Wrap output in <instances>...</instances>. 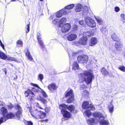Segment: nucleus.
<instances>
[{"label": "nucleus", "instance_id": "f257e3e1", "mask_svg": "<svg viewBox=\"0 0 125 125\" xmlns=\"http://www.w3.org/2000/svg\"><path fill=\"white\" fill-rule=\"evenodd\" d=\"M94 77V76L92 73L86 71H85L83 73L81 74L80 78L82 81H84L88 84L91 83L92 79Z\"/></svg>", "mask_w": 125, "mask_h": 125}, {"label": "nucleus", "instance_id": "f03ea898", "mask_svg": "<svg viewBox=\"0 0 125 125\" xmlns=\"http://www.w3.org/2000/svg\"><path fill=\"white\" fill-rule=\"evenodd\" d=\"M93 116L95 120L92 118H91L87 120V122L89 125H95L97 123L100 119L102 118H104L106 117V115H103L100 112H95L93 114Z\"/></svg>", "mask_w": 125, "mask_h": 125}, {"label": "nucleus", "instance_id": "7ed1b4c3", "mask_svg": "<svg viewBox=\"0 0 125 125\" xmlns=\"http://www.w3.org/2000/svg\"><path fill=\"white\" fill-rule=\"evenodd\" d=\"M82 108L84 109H87L84 112V113L88 117L91 115L92 113L90 110H94L95 108L94 105L91 104H89L88 102L84 101L82 105Z\"/></svg>", "mask_w": 125, "mask_h": 125}, {"label": "nucleus", "instance_id": "20e7f679", "mask_svg": "<svg viewBox=\"0 0 125 125\" xmlns=\"http://www.w3.org/2000/svg\"><path fill=\"white\" fill-rule=\"evenodd\" d=\"M67 106L65 104H61L59 105V108L64 119L67 120L71 117V115L70 113L66 110Z\"/></svg>", "mask_w": 125, "mask_h": 125}, {"label": "nucleus", "instance_id": "39448f33", "mask_svg": "<svg viewBox=\"0 0 125 125\" xmlns=\"http://www.w3.org/2000/svg\"><path fill=\"white\" fill-rule=\"evenodd\" d=\"M32 115L36 117L37 119L39 118H44L46 115L43 112L39 111L37 109L33 111V113Z\"/></svg>", "mask_w": 125, "mask_h": 125}, {"label": "nucleus", "instance_id": "423d86ee", "mask_svg": "<svg viewBox=\"0 0 125 125\" xmlns=\"http://www.w3.org/2000/svg\"><path fill=\"white\" fill-rule=\"evenodd\" d=\"M15 116V115L11 113L8 114L7 116L3 115L0 116V125L6 121L8 119L12 118Z\"/></svg>", "mask_w": 125, "mask_h": 125}, {"label": "nucleus", "instance_id": "0eeeda50", "mask_svg": "<svg viewBox=\"0 0 125 125\" xmlns=\"http://www.w3.org/2000/svg\"><path fill=\"white\" fill-rule=\"evenodd\" d=\"M85 21L86 24L88 26L91 27H94L96 26V23L91 18L86 17L85 18Z\"/></svg>", "mask_w": 125, "mask_h": 125}, {"label": "nucleus", "instance_id": "6e6552de", "mask_svg": "<svg viewBox=\"0 0 125 125\" xmlns=\"http://www.w3.org/2000/svg\"><path fill=\"white\" fill-rule=\"evenodd\" d=\"M63 37L65 39H67L69 41H72L75 40L77 37V35L74 33H69L64 35Z\"/></svg>", "mask_w": 125, "mask_h": 125}, {"label": "nucleus", "instance_id": "1a4fd4ad", "mask_svg": "<svg viewBox=\"0 0 125 125\" xmlns=\"http://www.w3.org/2000/svg\"><path fill=\"white\" fill-rule=\"evenodd\" d=\"M77 60L79 63H86L88 60V57L86 55H79L77 57Z\"/></svg>", "mask_w": 125, "mask_h": 125}, {"label": "nucleus", "instance_id": "9d476101", "mask_svg": "<svg viewBox=\"0 0 125 125\" xmlns=\"http://www.w3.org/2000/svg\"><path fill=\"white\" fill-rule=\"evenodd\" d=\"M71 26L69 23H66L62 25L61 28V31L63 32L68 31L70 29Z\"/></svg>", "mask_w": 125, "mask_h": 125}, {"label": "nucleus", "instance_id": "9b49d317", "mask_svg": "<svg viewBox=\"0 0 125 125\" xmlns=\"http://www.w3.org/2000/svg\"><path fill=\"white\" fill-rule=\"evenodd\" d=\"M16 109L18 110L16 114V115L17 119H19L21 115V107L18 104H17L16 106Z\"/></svg>", "mask_w": 125, "mask_h": 125}, {"label": "nucleus", "instance_id": "f8f14e48", "mask_svg": "<svg viewBox=\"0 0 125 125\" xmlns=\"http://www.w3.org/2000/svg\"><path fill=\"white\" fill-rule=\"evenodd\" d=\"M123 46V44L121 42L118 41L115 43V47L116 50L119 51L122 50Z\"/></svg>", "mask_w": 125, "mask_h": 125}, {"label": "nucleus", "instance_id": "ddd939ff", "mask_svg": "<svg viewBox=\"0 0 125 125\" xmlns=\"http://www.w3.org/2000/svg\"><path fill=\"white\" fill-rule=\"evenodd\" d=\"M67 11L66 10H64L63 9H62L60 10L57 12L56 13V16L57 17H61L63 14H67Z\"/></svg>", "mask_w": 125, "mask_h": 125}, {"label": "nucleus", "instance_id": "4468645a", "mask_svg": "<svg viewBox=\"0 0 125 125\" xmlns=\"http://www.w3.org/2000/svg\"><path fill=\"white\" fill-rule=\"evenodd\" d=\"M104 118H101L99 121H100V123L101 125H109V123L107 120H104Z\"/></svg>", "mask_w": 125, "mask_h": 125}, {"label": "nucleus", "instance_id": "2eb2a0df", "mask_svg": "<svg viewBox=\"0 0 125 125\" xmlns=\"http://www.w3.org/2000/svg\"><path fill=\"white\" fill-rule=\"evenodd\" d=\"M112 38L114 41L118 42L120 40L119 35L115 33H113L111 36Z\"/></svg>", "mask_w": 125, "mask_h": 125}, {"label": "nucleus", "instance_id": "dca6fc26", "mask_svg": "<svg viewBox=\"0 0 125 125\" xmlns=\"http://www.w3.org/2000/svg\"><path fill=\"white\" fill-rule=\"evenodd\" d=\"M97 42V39L95 37L92 38L89 43V45L91 46H93L96 44Z\"/></svg>", "mask_w": 125, "mask_h": 125}, {"label": "nucleus", "instance_id": "f3484780", "mask_svg": "<svg viewBox=\"0 0 125 125\" xmlns=\"http://www.w3.org/2000/svg\"><path fill=\"white\" fill-rule=\"evenodd\" d=\"M74 6V4H71L66 6L65 7L64 9H63L64 10H66L68 11L67 13V14L70 12V11L69 10L72 9Z\"/></svg>", "mask_w": 125, "mask_h": 125}, {"label": "nucleus", "instance_id": "a211bd4d", "mask_svg": "<svg viewBox=\"0 0 125 125\" xmlns=\"http://www.w3.org/2000/svg\"><path fill=\"white\" fill-rule=\"evenodd\" d=\"M87 40V38L83 37L81 38L79 40L78 42L79 43L85 45L86 43V41Z\"/></svg>", "mask_w": 125, "mask_h": 125}, {"label": "nucleus", "instance_id": "6ab92c4d", "mask_svg": "<svg viewBox=\"0 0 125 125\" xmlns=\"http://www.w3.org/2000/svg\"><path fill=\"white\" fill-rule=\"evenodd\" d=\"M65 97H74L73 91L72 89L70 90L69 91L68 90L66 92Z\"/></svg>", "mask_w": 125, "mask_h": 125}, {"label": "nucleus", "instance_id": "aec40b11", "mask_svg": "<svg viewBox=\"0 0 125 125\" xmlns=\"http://www.w3.org/2000/svg\"><path fill=\"white\" fill-rule=\"evenodd\" d=\"M83 6L81 4H78L75 7V10L77 12H79L82 10Z\"/></svg>", "mask_w": 125, "mask_h": 125}, {"label": "nucleus", "instance_id": "412c9836", "mask_svg": "<svg viewBox=\"0 0 125 125\" xmlns=\"http://www.w3.org/2000/svg\"><path fill=\"white\" fill-rule=\"evenodd\" d=\"M31 85L34 86L35 87L32 88V91L35 92H38L39 89H41L37 85L31 83Z\"/></svg>", "mask_w": 125, "mask_h": 125}, {"label": "nucleus", "instance_id": "4be33fe9", "mask_svg": "<svg viewBox=\"0 0 125 125\" xmlns=\"http://www.w3.org/2000/svg\"><path fill=\"white\" fill-rule=\"evenodd\" d=\"M79 68V65L77 62H73L72 69L74 71L78 70Z\"/></svg>", "mask_w": 125, "mask_h": 125}, {"label": "nucleus", "instance_id": "5701e85b", "mask_svg": "<svg viewBox=\"0 0 125 125\" xmlns=\"http://www.w3.org/2000/svg\"><path fill=\"white\" fill-rule=\"evenodd\" d=\"M66 21V18H63L60 20H59L58 23H59V27H61L62 24L64 23Z\"/></svg>", "mask_w": 125, "mask_h": 125}, {"label": "nucleus", "instance_id": "b1692460", "mask_svg": "<svg viewBox=\"0 0 125 125\" xmlns=\"http://www.w3.org/2000/svg\"><path fill=\"white\" fill-rule=\"evenodd\" d=\"M1 112L2 114V115L7 116V109L4 107H3L0 109Z\"/></svg>", "mask_w": 125, "mask_h": 125}, {"label": "nucleus", "instance_id": "393cba45", "mask_svg": "<svg viewBox=\"0 0 125 125\" xmlns=\"http://www.w3.org/2000/svg\"><path fill=\"white\" fill-rule=\"evenodd\" d=\"M26 55L28 59L30 61H31L33 60L32 56L28 49H27V52L26 53Z\"/></svg>", "mask_w": 125, "mask_h": 125}, {"label": "nucleus", "instance_id": "a878e982", "mask_svg": "<svg viewBox=\"0 0 125 125\" xmlns=\"http://www.w3.org/2000/svg\"><path fill=\"white\" fill-rule=\"evenodd\" d=\"M37 99L38 100L42 102L44 104H46L47 102L46 100L44 99L40 96L37 97Z\"/></svg>", "mask_w": 125, "mask_h": 125}, {"label": "nucleus", "instance_id": "bb28decb", "mask_svg": "<svg viewBox=\"0 0 125 125\" xmlns=\"http://www.w3.org/2000/svg\"><path fill=\"white\" fill-rule=\"evenodd\" d=\"M25 94L26 96L27 97L28 96H30V94L34 95V94L30 89H28L27 91L25 92Z\"/></svg>", "mask_w": 125, "mask_h": 125}, {"label": "nucleus", "instance_id": "cd10ccee", "mask_svg": "<svg viewBox=\"0 0 125 125\" xmlns=\"http://www.w3.org/2000/svg\"><path fill=\"white\" fill-rule=\"evenodd\" d=\"M91 31H87L86 32H84L83 34L84 36L83 37H85L87 38V39L88 37L92 36V34Z\"/></svg>", "mask_w": 125, "mask_h": 125}, {"label": "nucleus", "instance_id": "c85d7f7f", "mask_svg": "<svg viewBox=\"0 0 125 125\" xmlns=\"http://www.w3.org/2000/svg\"><path fill=\"white\" fill-rule=\"evenodd\" d=\"M48 89L51 91L55 89H56V87L55 84H52L49 85L48 86Z\"/></svg>", "mask_w": 125, "mask_h": 125}, {"label": "nucleus", "instance_id": "c756f323", "mask_svg": "<svg viewBox=\"0 0 125 125\" xmlns=\"http://www.w3.org/2000/svg\"><path fill=\"white\" fill-rule=\"evenodd\" d=\"M101 72L104 75H106L108 74V71L104 68H103L101 69Z\"/></svg>", "mask_w": 125, "mask_h": 125}, {"label": "nucleus", "instance_id": "7c9ffc66", "mask_svg": "<svg viewBox=\"0 0 125 125\" xmlns=\"http://www.w3.org/2000/svg\"><path fill=\"white\" fill-rule=\"evenodd\" d=\"M99 25H102L103 24V22L102 20L99 17H95Z\"/></svg>", "mask_w": 125, "mask_h": 125}, {"label": "nucleus", "instance_id": "2f4dec72", "mask_svg": "<svg viewBox=\"0 0 125 125\" xmlns=\"http://www.w3.org/2000/svg\"><path fill=\"white\" fill-rule=\"evenodd\" d=\"M89 95V92L86 90H85L83 92L82 95L83 97H87Z\"/></svg>", "mask_w": 125, "mask_h": 125}, {"label": "nucleus", "instance_id": "473e14b6", "mask_svg": "<svg viewBox=\"0 0 125 125\" xmlns=\"http://www.w3.org/2000/svg\"><path fill=\"white\" fill-rule=\"evenodd\" d=\"M67 106L66 109H67L71 111H73L75 108V107L73 105H70L69 106L66 105Z\"/></svg>", "mask_w": 125, "mask_h": 125}, {"label": "nucleus", "instance_id": "72a5a7b5", "mask_svg": "<svg viewBox=\"0 0 125 125\" xmlns=\"http://www.w3.org/2000/svg\"><path fill=\"white\" fill-rule=\"evenodd\" d=\"M0 57L3 59L5 60L7 58V56L3 52L0 51Z\"/></svg>", "mask_w": 125, "mask_h": 125}, {"label": "nucleus", "instance_id": "f704fd0d", "mask_svg": "<svg viewBox=\"0 0 125 125\" xmlns=\"http://www.w3.org/2000/svg\"><path fill=\"white\" fill-rule=\"evenodd\" d=\"M108 108L110 112L112 113L113 111L114 106L111 103H110V104L108 106Z\"/></svg>", "mask_w": 125, "mask_h": 125}, {"label": "nucleus", "instance_id": "c9c22d12", "mask_svg": "<svg viewBox=\"0 0 125 125\" xmlns=\"http://www.w3.org/2000/svg\"><path fill=\"white\" fill-rule=\"evenodd\" d=\"M7 60L10 61H14L17 62H18V61H17L16 59L13 57H9L7 56V58H6Z\"/></svg>", "mask_w": 125, "mask_h": 125}, {"label": "nucleus", "instance_id": "e433bc0d", "mask_svg": "<svg viewBox=\"0 0 125 125\" xmlns=\"http://www.w3.org/2000/svg\"><path fill=\"white\" fill-rule=\"evenodd\" d=\"M74 97H70L67 100V102L68 103H70L72 102L74 100Z\"/></svg>", "mask_w": 125, "mask_h": 125}, {"label": "nucleus", "instance_id": "4c0bfd02", "mask_svg": "<svg viewBox=\"0 0 125 125\" xmlns=\"http://www.w3.org/2000/svg\"><path fill=\"white\" fill-rule=\"evenodd\" d=\"M37 37L38 39V40L39 42V44H41V43H40L41 42V35L40 34V33L38 34V33L37 35Z\"/></svg>", "mask_w": 125, "mask_h": 125}, {"label": "nucleus", "instance_id": "58836bf2", "mask_svg": "<svg viewBox=\"0 0 125 125\" xmlns=\"http://www.w3.org/2000/svg\"><path fill=\"white\" fill-rule=\"evenodd\" d=\"M118 69L123 72H125V67L123 66H119L118 68Z\"/></svg>", "mask_w": 125, "mask_h": 125}, {"label": "nucleus", "instance_id": "ea45409f", "mask_svg": "<svg viewBox=\"0 0 125 125\" xmlns=\"http://www.w3.org/2000/svg\"><path fill=\"white\" fill-rule=\"evenodd\" d=\"M58 21L59 20L55 19L53 21L52 23L55 25H59Z\"/></svg>", "mask_w": 125, "mask_h": 125}, {"label": "nucleus", "instance_id": "a19ab883", "mask_svg": "<svg viewBox=\"0 0 125 125\" xmlns=\"http://www.w3.org/2000/svg\"><path fill=\"white\" fill-rule=\"evenodd\" d=\"M43 78V75L42 74H39L38 76V79L42 81Z\"/></svg>", "mask_w": 125, "mask_h": 125}, {"label": "nucleus", "instance_id": "79ce46f5", "mask_svg": "<svg viewBox=\"0 0 125 125\" xmlns=\"http://www.w3.org/2000/svg\"><path fill=\"white\" fill-rule=\"evenodd\" d=\"M42 90L41 91V92L42 94L43 95V96L45 97H47V95L46 94L45 92L43 90Z\"/></svg>", "mask_w": 125, "mask_h": 125}, {"label": "nucleus", "instance_id": "37998d69", "mask_svg": "<svg viewBox=\"0 0 125 125\" xmlns=\"http://www.w3.org/2000/svg\"><path fill=\"white\" fill-rule=\"evenodd\" d=\"M101 31H102V33L104 34H105L107 32L106 29L104 28H102L101 29Z\"/></svg>", "mask_w": 125, "mask_h": 125}, {"label": "nucleus", "instance_id": "c03bdc74", "mask_svg": "<svg viewBox=\"0 0 125 125\" xmlns=\"http://www.w3.org/2000/svg\"><path fill=\"white\" fill-rule=\"evenodd\" d=\"M25 123L26 125H33L31 121H26Z\"/></svg>", "mask_w": 125, "mask_h": 125}, {"label": "nucleus", "instance_id": "a18cd8bd", "mask_svg": "<svg viewBox=\"0 0 125 125\" xmlns=\"http://www.w3.org/2000/svg\"><path fill=\"white\" fill-rule=\"evenodd\" d=\"M30 24H28L27 26V31H26V32L27 33H28L30 31Z\"/></svg>", "mask_w": 125, "mask_h": 125}, {"label": "nucleus", "instance_id": "49530a36", "mask_svg": "<svg viewBox=\"0 0 125 125\" xmlns=\"http://www.w3.org/2000/svg\"><path fill=\"white\" fill-rule=\"evenodd\" d=\"M86 88V86L84 85H81L80 87L81 90H82L85 89Z\"/></svg>", "mask_w": 125, "mask_h": 125}, {"label": "nucleus", "instance_id": "de8ad7c7", "mask_svg": "<svg viewBox=\"0 0 125 125\" xmlns=\"http://www.w3.org/2000/svg\"><path fill=\"white\" fill-rule=\"evenodd\" d=\"M120 16L122 19L123 20H125V16L124 14H121Z\"/></svg>", "mask_w": 125, "mask_h": 125}, {"label": "nucleus", "instance_id": "09e8293b", "mask_svg": "<svg viewBox=\"0 0 125 125\" xmlns=\"http://www.w3.org/2000/svg\"><path fill=\"white\" fill-rule=\"evenodd\" d=\"M73 29L75 31L77 30L78 29V26L76 25H74L73 26Z\"/></svg>", "mask_w": 125, "mask_h": 125}, {"label": "nucleus", "instance_id": "8fccbe9b", "mask_svg": "<svg viewBox=\"0 0 125 125\" xmlns=\"http://www.w3.org/2000/svg\"><path fill=\"white\" fill-rule=\"evenodd\" d=\"M17 44H20L21 46H22V42L21 41L19 40L17 42Z\"/></svg>", "mask_w": 125, "mask_h": 125}, {"label": "nucleus", "instance_id": "3c124183", "mask_svg": "<svg viewBox=\"0 0 125 125\" xmlns=\"http://www.w3.org/2000/svg\"><path fill=\"white\" fill-rule=\"evenodd\" d=\"M120 10L119 8L118 7H116L115 8V11L116 12H118Z\"/></svg>", "mask_w": 125, "mask_h": 125}, {"label": "nucleus", "instance_id": "603ef678", "mask_svg": "<svg viewBox=\"0 0 125 125\" xmlns=\"http://www.w3.org/2000/svg\"><path fill=\"white\" fill-rule=\"evenodd\" d=\"M45 112H46L47 113H48L50 110V108L48 107L45 108Z\"/></svg>", "mask_w": 125, "mask_h": 125}, {"label": "nucleus", "instance_id": "864d4df0", "mask_svg": "<svg viewBox=\"0 0 125 125\" xmlns=\"http://www.w3.org/2000/svg\"><path fill=\"white\" fill-rule=\"evenodd\" d=\"M29 98L30 99V100L31 101L32 100H33L34 99V97L33 96H31L30 94V96H29Z\"/></svg>", "mask_w": 125, "mask_h": 125}, {"label": "nucleus", "instance_id": "5fc2aeb1", "mask_svg": "<svg viewBox=\"0 0 125 125\" xmlns=\"http://www.w3.org/2000/svg\"><path fill=\"white\" fill-rule=\"evenodd\" d=\"M7 106L9 109H11L13 107V106L11 104L7 105Z\"/></svg>", "mask_w": 125, "mask_h": 125}, {"label": "nucleus", "instance_id": "6e6d98bb", "mask_svg": "<svg viewBox=\"0 0 125 125\" xmlns=\"http://www.w3.org/2000/svg\"><path fill=\"white\" fill-rule=\"evenodd\" d=\"M79 23L80 24L82 25L83 24V21L82 20L80 21H79Z\"/></svg>", "mask_w": 125, "mask_h": 125}, {"label": "nucleus", "instance_id": "4d7b16f0", "mask_svg": "<svg viewBox=\"0 0 125 125\" xmlns=\"http://www.w3.org/2000/svg\"><path fill=\"white\" fill-rule=\"evenodd\" d=\"M0 46L2 47L3 49H4V45L2 43H0Z\"/></svg>", "mask_w": 125, "mask_h": 125}, {"label": "nucleus", "instance_id": "13d9d810", "mask_svg": "<svg viewBox=\"0 0 125 125\" xmlns=\"http://www.w3.org/2000/svg\"><path fill=\"white\" fill-rule=\"evenodd\" d=\"M40 43H41V44H40V45L42 46V47H43V43L42 42V40H41V42H40Z\"/></svg>", "mask_w": 125, "mask_h": 125}, {"label": "nucleus", "instance_id": "bf43d9fd", "mask_svg": "<svg viewBox=\"0 0 125 125\" xmlns=\"http://www.w3.org/2000/svg\"><path fill=\"white\" fill-rule=\"evenodd\" d=\"M48 121V119H46L45 120H42V122H43V121H46V122H47Z\"/></svg>", "mask_w": 125, "mask_h": 125}, {"label": "nucleus", "instance_id": "052dcab7", "mask_svg": "<svg viewBox=\"0 0 125 125\" xmlns=\"http://www.w3.org/2000/svg\"><path fill=\"white\" fill-rule=\"evenodd\" d=\"M4 70H4V72H5V74H6V73H7L6 71V70L5 69Z\"/></svg>", "mask_w": 125, "mask_h": 125}, {"label": "nucleus", "instance_id": "680f3d73", "mask_svg": "<svg viewBox=\"0 0 125 125\" xmlns=\"http://www.w3.org/2000/svg\"><path fill=\"white\" fill-rule=\"evenodd\" d=\"M50 18H51V19H53V17L52 16H51L50 17Z\"/></svg>", "mask_w": 125, "mask_h": 125}, {"label": "nucleus", "instance_id": "e2e57ef3", "mask_svg": "<svg viewBox=\"0 0 125 125\" xmlns=\"http://www.w3.org/2000/svg\"><path fill=\"white\" fill-rule=\"evenodd\" d=\"M2 43L1 40H0V43Z\"/></svg>", "mask_w": 125, "mask_h": 125}, {"label": "nucleus", "instance_id": "0e129e2a", "mask_svg": "<svg viewBox=\"0 0 125 125\" xmlns=\"http://www.w3.org/2000/svg\"><path fill=\"white\" fill-rule=\"evenodd\" d=\"M39 108L40 109H42V107H39Z\"/></svg>", "mask_w": 125, "mask_h": 125}, {"label": "nucleus", "instance_id": "69168bd1", "mask_svg": "<svg viewBox=\"0 0 125 125\" xmlns=\"http://www.w3.org/2000/svg\"><path fill=\"white\" fill-rule=\"evenodd\" d=\"M43 0H40L41 1H43Z\"/></svg>", "mask_w": 125, "mask_h": 125}, {"label": "nucleus", "instance_id": "338daca9", "mask_svg": "<svg viewBox=\"0 0 125 125\" xmlns=\"http://www.w3.org/2000/svg\"><path fill=\"white\" fill-rule=\"evenodd\" d=\"M88 9H86V11H88Z\"/></svg>", "mask_w": 125, "mask_h": 125}, {"label": "nucleus", "instance_id": "774afa93", "mask_svg": "<svg viewBox=\"0 0 125 125\" xmlns=\"http://www.w3.org/2000/svg\"><path fill=\"white\" fill-rule=\"evenodd\" d=\"M11 66H13V64H11Z\"/></svg>", "mask_w": 125, "mask_h": 125}]
</instances>
